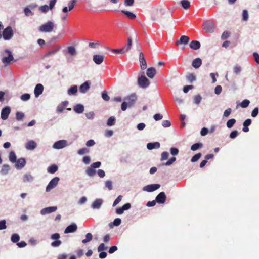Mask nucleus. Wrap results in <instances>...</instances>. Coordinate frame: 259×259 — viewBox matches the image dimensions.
Listing matches in <instances>:
<instances>
[{
	"label": "nucleus",
	"mask_w": 259,
	"mask_h": 259,
	"mask_svg": "<svg viewBox=\"0 0 259 259\" xmlns=\"http://www.w3.org/2000/svg\"><path fill=\"white\" fill-rule=\"evenodd\" d=\"M137 100V97L135 94H132L125 98L124 101L121 104V110L125 111L127 108H130L133 106Z\"/></svg>",
	"instance_id": "nucleus-1"
},
{
	"label": "nucleus",
	"mask_w": 259,
	"mask_h": 259,
	"mask_svg": "<svg viewBox=\"0 0 259 259\" xmlns=\"http://www.w3.org/2000/svg\"><path fill=\"white\" fill-rule=\"evenodd\" d=\"M137 83L141 88L146 89L149 86L150 82L144 75V72H141L138 75Z\"/></svg>",
	"instance_id": "nucleus-2"
},
{
	"label": "nucleus",
	"mask_w": 259,
	"mask_h": 259,
	"mask_svg": "<svg viewBox=\"0 0 259 259\" xmlns=\"http://www.w3.org/2000/svg\"><path fill=\"white\" fill-rule=\"evenodd\" d=\"M64 54L66 56L68 62L70 61L71 57H75L77 55V51L74 46H68L66 49L63 51Z\"/></svg>",
	"instance_id": "nucleus-3"
},
{
	"label": "nucleus",
	"mask_w": 259,
	"mask_h": 259,
	"mask_svg": "<svg viewBox=\"0 0 259 259\" xmlns=\"http://www.w3.org/2000/svg\"><path fill=\"white\" fill-rule=\"evenodd\" d=\"M55 27L54 23L52 21H48L39 27V31L42 32H51Z\"/></svg>",
	"instance_id": "nucleus-4"
},
{
	"label": "nucleus",
	"mask_w": 259,
	"mask_h": 259,
	"mask_svg": "<svg viewBox=\"0 0 259 259\" xmlns=\"http://www.w3.org/2000/svg\"><path fill=\"white\" fill-rule=\"evenodd\" d=\"M203 27L205 32L209 33H213L215 29L214 23L210 21H205Z\"/></svg>",
	"instance_id": "nucleus-5"
},
{
	"label": "nucleus",
	"mask_w": 259,
	"mask_h": 259,
	"mask_svg": "<svg viewBox=\"0 0 259 259\" xmlns=\"http://www.w3.org/2000/svg\"><path fill=\"white\" fill-rule=\"evenodd\" d=\"M5 53L7 54V56L3 57L2 58V62L5 65L9 64L14 59L12 53L8 49L5 50Z\"/></svg>",
	"instance_id": "nucleus-6"
},
{
	"label": "nucleus",
	"mask_w": 259,
	"mask_h": 259,
	"mask_svg": "<svg viewBox=\"0 0 259 259\" xmlns=\"http://www.w3.org/2000/svg\"><path fill=\"white\" fill-rule=\"evenodd\" d=\"M68 145V142L66 140H59L54 143L52 147L55 149H62Z\"/></svg>",
	"instance_id": "nucleus-7"
},
{
	"label": "nucleus",
	"mask_w": 259,
	"mask_h": 259,
	"mask_svg": "<svg viewBox=\"0 0 259 259\" xmlns=\"http://www.w3.org/2000/svg\"><path fill=\"white\" fill-rule=\"evenodd\" d=\"M60 235L58 233H55L51 235V238L55 241L51 243V246L53 247H59L62 243L61 241L59 240L60 238Z\"/></svg>",
	"instance_id": "nucleus-8"
},
{
	"label": "nucleus",
	"mask_w": 259,
	"mask_h": 259,
	"mask_svg": "<svg viewBox=\"0 0 259 259\" xmlns=\"http://www.w3.org/2000/svg\"><path fill=\"white\" fill-rule=\"evenodd\" d=\"M59 180V178L57 177L52 179L47 185L46 191L49 192L54 188L57 185Z\"/></svg>",
	"instance_id": "nucleus-9"
},
{
	"label": "nucleus",
	"mask_w": 259,
	"mask_h": 259,
	"mask_svg": "<svg viewBox=\"0 0 259 259\" xmlns=\"http://www.w3.org/2000/svg\"><path fill=\"white\" fill-rule=\"evenodd\" d=\"M13 35V30L12 28L10 26L5 28L3 33V38L5 40L10 39Z\"/></svg>",
	"instance_id": "nucleus-10"
},
{
	"label": "nucleus",
	"mask_w": 259,
	"mask_h": 259,
	"mask_svg": "<svg viewBox=\"0 0 259 259\" xmlns=\"http://www.w3.org/2000/svg\"><path fill=\"white\" fill-rule=\"evenodd\" d=\"M11 112V108L9 106H6L2 110L1 113V117L3 120H6L8 119L9 115Z\"/></svg>",
	"instance_id": "nucleus-11"
},
{
	"label": "nucleus",
	"mask_w": 259,
	"mask_h": 259,
	"mask_svg": "<svg viewBox=\"0 0 259 259\" xmlns=\"http://www.w3.org/2000/svg\"><path fill=\"white\" fill-rule=\"evenodd\" d=\"M160 185L159 184H150L145 186L143 187V190L146 192H153L158 188H159Z\"/></svg>",
	"instance_id": "nucleus-12"
},
{
	"label": "nucleus",
	"mask_w": 259,
	"mask_h": 259,
	"mask_svg": "<svg viewBox=\"0 0 259 259\" xmlns=\"http://www.w3.org/2000/svg\"><path fill=\"white\" fill-rule=\"evenodd\" d=\"M57 206H51V207H46L41 210L40 214L42 215H44L47 214H49L52 212H55L57 210Z\"/></svg>",
	"instance_id": "nucleus-13"
},
{
	"label": "nucleus",
	"mask_w": 259,
	"mask_h": 259,
	"mask_svg": "<svg viewBox=\"0 0 259 259\" xmlns=\"http://www.w3.org/2000/svg\"><path fill=\"white\" fill-rule=\"evenodd\" d=\"M91 85L90 81H86L83 84H82L79 87V92L81 93L84 94L87 92L89 90Z\"/></svg>",
	"instance_id": "nucleus-14"
},
{
	"label": "nucleus",
	"mask_w": 259,
	"mask_h": 259,
	"mask_svg": "<svg viewBox=\"0 0 259 259\" xmlns=\"http://www.w3.org/2000/svg\"><path fill=\"white\" fill-rule=\"evenodd\" d=\"M43 91L44 86L40 83L37 84L35 86L34 90L35 97L36 98L38 97L42 93Z\"/></svg>",
	"instance_id": "nucleus-15"
},
{
	"label": "nucleus",
	"mask_w": 259,
	"mask_h": 259,
	"mask_svg": "<svg viewBox=\"0 0 259 259\" xmlns=\"http://www.w3.org/2000/svg\"><path fill=\"white\" fill-rule=\"evenodd\" d=\"M166 195L164 192H160L156 197V201L159 204H163L166 200Z\"/></svg>",
	"instance_id": "nucleus-16"
},
{
	"label": "nucleus",
	"mask_w": 259,
	"mask_h": 259,
	"mask_svg": "<svg viewBox=\"0 0 259 259\" xmlns=\"http://www.w3.org/2000/svg\"><path fill=\"white\" fill-rule=\"evenodd\" d=\"M104 56L102 55L96 54L93 56V60L97 65H100L104 61Z\"/></svg>",
	"instance_id": "nucleus-17"
},
{
	"label": "nucleus",
	"mask_w": 259,
	"mask_h": 259,
	"mask_svg": "<svg viewBox=\"0 0 259 259\" xmlns=\"http://www.w3.org/2000/svg\"><path fill=\"white\" fill-rule=\"evenodd\" d=\"M15 163V167L17 169H20L23 168L26 164V160L23 158H21L16 160Z\"/></svg>",
	"instance_id": "nucleus-18"
},
{
	"label": "nucleus",
	"mask_w": 259,
	"mask_h": 259,
	"mask_svg": "<svg viewBox=\"0 0 259 259\" xmlns=\"http://www.w3.org/2000/svg\"><path fill=\"white\" fill-rule=\"evenodd\" d=\"M189 37L187 36H181L180 39L176 42V45L179 46L180 45H187L189 41Z\"/></svg>",
	"instance_id": "nucleus-19"
},
{
	"label": "nucleus",
	"mask_w": 259,
	"mask_h": 259,
	"mask_svg": "<svg viewBox=\"0 0 259 259\" xmlns=\"http://www.w3.org/2000/svg\"><path fill=\"white\" fill-rule=\"evenodd\" d=\"M37 146V144L33 140H30L25 144V148L28 150H33Z\"/></svg>",
	"instance_id": "nucleus-20"
},
{
	"label": "nucleus",
	"mask_w": 259,
	"mask_h": 259,
	"mask_svg": "<svg viewBox=\"0 0 259 259\" xmlns=\"http://www.w3.org/2000/svg\"><path fill=\"white\" fill-rule=\"evenodd\" d=\"M103 201L101 199H96L92 203L91 207L93 209H99L102 205Z\"/></svg>",
	"instance_id": "nucleus-21"
},
{
	"label": "nucleus",
	"mask_w": 259,
	"mask_h": 259,
	"mask_svg": "<svg viewBox=\"0 0 259 259\" xmlns=\"http://www.w3.org/2000/svg\"><path fill=\"white\" fill-rule=\"evenodd\" d=\"M77 225L73 223L71 225L68 226L65 230L64 233H73L76 231L77 230Z\"/></svg>",
	"instance_id": "nucleus-22"
},
{
	"label": "nucleus",
	"mask_w": 259,
	"mask_h": 259,
	"mask_svg": "<svg viewBox=\"0 0 259 259\" xmlns=\"http://www.w3.org/2000/svg\"><path fill=\"white\" fill-rule=\"evenodd\" d=\"M67 101H64L59 104L57 107V112L58 113H61L65 109L66 107L68 104Z\"/></svg>",
	"instance_id": "nucleus-23"
},
{
	"label": "nucleus",
	"mask_w": 259,
	"mask_h": 259,
	"mask_svg": "<svg viewBox=\"0 0 259 259\" xmlns=\"http://www.w3.org/2000/svg\"><path fill=\"white\" fill-rule=\"evenodd\" d=\"M156 73V69L154 67L148 68L147 70L146 74L150 78H153Z\"/></svg>",
	"instance_id": "nucleus-24"
},
{
	"label": "nucleus",
	"mask_w": 259,
	"mask_h": 259,
	"mask_svg": "<svg viewBox=\"0 0 259 259\" xmlns=\"http://www.w3.org/2000/svg\"><path fill=\"white\" fill-rule=\"evenodd\" d=\"M160 146V143L155 142L153 143H148L147 144V148L149 150H152L153 149H158Z\"/></svg>",
	"instance_id": "nucleus-25"
},
{
	"label": "nucleus",
	"mask_w": 259,
	"mask_h": 259,
	"mask_svg": "<svg viewBox=\"0 0 259 259\" xmlns=\"http://www.w3.org/2000/svg\"><path fill=\"white\" fill-rule=\"evenodd\" d=\"M201 64L202 60L200 58H197L194 59L192 63V66L196 69L199 68Z\"/></svg>",
	"instance_id": "nucleus-26"
},
{
	"label": "nucleus",
	"mask_w": 259,
	"mask_h": 259,
	"mask_svg": "<svg viewBox=\"0 0 259 259\" xmlns=\"http://www.w3.org/2000/svg\"><path fill=\"white\" fill-rule=\"evenodd\" d=\"M190 47L193 50H198L200 48V43L197 40H193L189 44Z\"/></svg>",
	"instance_id": "nucleus-27"
},
{
	"label": "nucleus",
	"mask_w": 259,
	"mask_h": 259,
	"mask_svg": "<svg viewBox=\"0 0 259 259\" xmlns=\"http://www.w3.org/2000/svg\"><path fill=\"white\" fill-rule=\"evenodd\" d=\"M10 170V166L8 164H4L3 165L0 172L3 175H6L8 174Z\"/></svg>",
	"instance_id": "nucleus-28"
},
{
	"label": "nucleus",
	"mask_w": 259,
	"mask_h": 259,
	"mask_svg": "<svg viewBox=\"0 0 259 259\" xmlns=\"http://www.w3.org/2000/svg\"><path fill=\"white\" fill-rule=\"evenodd\" d=\"M73 109L77 113H82L84 111V106L82 104H77L74 107Z\"/></svg>",
	"instance_id": "nucleus-29"
},
{
	"label": "nucleus",
	"mask_w": 259,
	"mask_h": 259,
	"mask_svg": "<svg viewBox=\"0 0 259 259\" xmlns=\"http://www.w3.org/2000/svg\"><path fill=\"white\" fill-rule=\"evenodd\" d=\"M121 12L125 14L130 19H134L136 18V15L131 12L121 10Z\"/></svg>",
	"instance_id": "nucleus-30"
},
{
	"label": "nucleus",
	"mask_w": 259,
	"mask_h": 259,
	"mask_svg": "<svg viewBox=\"0 0 259 259\" xmlns=\"http://www.w3.org/2000/svg\"><path fill=\"white\" fill-rule=\"evenodd\" d=\"M77 92V87L75 85L71 86L67 91L69 95H74Z\"/></svg>",
	"instance_id": "nucleus-31"
},
{
	"label": "nucleus",
	"mask_w": 259,
	"mask_h": 259,
	"mask_svg": "<svg viewBox=\"0 0 259 259\" xmlns=\"http://www.w3.org/2000/svg\"><path fill=\"white\" fill-rule=\"evenodd\" d=\"M33 180V177L30 174H26L23 177V182L25 183L31 182Z\"/></svg>",
	"instance_id": "nucleus-32"
},
{
	"label": "nucleus",
	"mask_w": 259,
	"mask_h": 259,
	"mask_svg": "<svg viewBox=\"0 0 259 259\" xmlns=\"http://www.w3.org/2000/svg\"><path fill=\"white\" fill-rule=\"evenodd\" d=\"M9 159L12 163H14L16 162L17 157L15 153L12 151L10 152L9 155Z\"/></svg>",
	"instance_id": "nucleus-33"
},
{
	"label": "nucleus",
	"mask_w": 259,
	"mask_h": 259,
	"mask_svg": "<svg viewBox=\"0 0 259 259\" xmlns=\"http://www.w3.org/2000/svg\"><path fill=\"white\" fill-rule=\"evenodd\" d=\"M85 173L88 176L92 177L95 175L96 170L94 168L91 166L85 170Z\"/></svg>",
	"instance_id": "nucleus-34"
},
{
	"label": "nucleus",
	"mask_w": 259,
	"mask_h": 259,
	"mask_svg": "<svg viewBox=\"0 0 259 259\" xmlns=\"http://www.w3.org/2000/svg\"><path fill=\"white\" fill-rule=\"evenodd\" d=\"M132 45V40L131 37H128L127 39V43L126 46L123 47L124 52H127L131 49Z\"/></svg>",
	"instance_id": "nucleus-35"
},
{
	"label": "nucleus",
	"mask_w": 259,
	"mask_h": 259,
	"mask_svg": "<svg viewBox=\"0 0 259 259\" xmlns=\"http://www.w3.org/2000/svg\"><path fill=\"white\" fill-rule=\"evenodd\" d=\"M57 170H58V166L55 164H53V165H52L51 166H49L47 170L49 173L54 174L55 172H56L57 171Z\"/></svg>",
	"instance_id": "nucleus-36"
},
{
	"label": "nucleus",
	"mask_w": 259,
	"mask_h": 259,
	"mask_svg": "<svg viewBox=\"0 0 259 259\" xmlns=\"http://www.w3.org/2000/svg\"><path fill=\"white\" fill-rule=\"evenodd\" d=\"M93 239V235L91 233H88L85 235V239L82 240V242L83 244H86L87 243L91 241Z\"/></svg>",
	"instance_id": "nucleus-37"
},
{
	"label": "nucleus",
	"mask_w": 259,
	"mask_h": 259,
	"mask_svg": "<svg viewBox=\"0 0 259 259\" xmlns=\"http://www.w3.org/2000/svg\"><path fill=\"white\" fill-rule=\"evenodd\" d=\"M60 47H58L57 48L52 50L50 51H49L46 55V57H49L51 55H53L57 53L60 49Z\"/></svg>",
	"instance_id": "nucleus-38"
},
{
	"label": "nucleus",
	"mask_w": 259,
	"mask_h": 259,
	"mask_svg": "<svg viewBox=\"0 0 259 259\" xmlns=\"http://www.w3.org/2000/svg\"><path fill=\"white\" fill-rule=\"evenodd\" d=\"M25 116L24 113L22 112H17L16 113V119L18 121L23 120Z\"/></svg>",
	"instance_id": "nucleus-39"
},
{
	"label": "nucleus",
	"mask_w": 259,
	"mask_h": 259,
	"mask_svg": "<svg viewBox=\"0 0 259 259\" xmlns=\"http://www.w3.org/2000/svg\"><path fill=\"white\" fill-rule=\"evenodd\" d=\"M77 3L76 0H71L69 1L68 3V9L69 11H70L73 9L74 8L76 4Z\"/></svg>",
	"instance_id": "nucleus-40"
},
{
	"label": "nucleus",
	"mask_w": 259,
	"mask_h": 259,
	"mask_svg": "<svg viewBox=\"0 0 259 259\" xmlns=\"http://www.w3.org/2000/svg\"><path fill=\"white\" fill-rule=\"evenodd\" d=\"M203 144L201 143H197L192 145L191 147V150L192 151H196V150L202 148Z\"/></svg>",
	"instance_id": "nucleus-41"
},
{
	"label": "nucleus",
	"mask_w": 259,
	"mask_h": 259,
	"mask_svg": "<svg viewBox=\"0 0 259 259\" xmlns=\"http://www.w3.org/2000/svg\"><path fill=\"white\" fill-rule=\"evenodd\" d=\"M181 4L183 8L185 9H188L190 6V3L188 0H182L181 1Z\"/></svg>",
	"instance_id": "nucleus-42"
},
{
	"label": "nucleus",
	"mask_w": 259,
	"mask_h": 259,
	"mask_svg": "<svg viewBox=\"0 0 259 259\" xmlns=\"http://www.w3.org/2000/svg\"><path fill=\"white\" fill-rule=\"evenodd\" d=\"M176 160V158L175 157H172L170 158L166 163H162L161 165L163 166H170Z\"/></svg>",
	"instance_id": "nucleus-43"
},
{
	"label": "nucleus",
	"mask_w": 259,
	"mask_h": 259,
	"mask_svg": "<svg viewBox=\"0 0 259 259\" xmlns=\"http://www.w3.org/2000/svg\"><path fill=\"white\" fill-rule=\"evenodd\" d=\"M20 239V237L18 234H13L11 238V241L13 243H17L19 241Z\"/></svg>",
	"instance_id": "nucleus-44"
},
{
	"label": "nucleus",
	"mask_w": 259,
	"mask_h": 259,
	"mask_svg": "<svg viewBox=\"0 0 259 259\" xmlns=\"http://www.w3.org/2000/svg\"><path fill=\"white\" fill-rule=\"evenodd\" d=\"M236 123V120L235 119H229L226 123V125L227 127L230 128L233 127L234 124Z\"/></svg>",
	"instance_id": "nucleus-45"
},
{
	"label": "nucleus",
	"mask_w": 259,
	"mask_h": 259,
	"mask_svg": "<svg viewBox=\"0 0 259 259\" xmlns=\"http://www.w3.org/2000/svg\"><path fill=\"white\" fill-rule=\"evenodd\" d=\"M115 123V118L114 116H111L108 119L107 124L108 126L114 125Z\"/></svg>",
	"instance_id": "nucleus-46"
},
{
	"label": "nucleus",
	"mask_w": 259,
	"mask_h": 259,
	"mask_svg": "<svg viewBox=\"0 0 259 259\" xmlns=\"http://www.w3.org/2000/svg\"><path fill=\"white\" fill-rule=\"evenodd\" d=\"M121 223V220L120 218L115 219L113 223H110L109 226L111 227L112 225L115 226H119Z\"/></svg>",
	"instance_id": "nucleus-47"
},
{
	"label": "nucleus",
	"mask_w": 259,
	"mask_h": 259,
	"mask_svg": "<svg viewBox=\"0 0 259 259\" xmlns=\"http://www.w3.org/2000/svg\"><path fill=\"white\" fill-rule=\"evenodd\" d=\"M201 156H202V154L200 153L195 154L194 156H193L192 157V158L191 159V162H196L200 159V158L201 157Z\"/></svg>",
	"instance_id": "nucleus-48"
},
{
	"label": "nucleus",
	"mask_w": 259,
	"mask_h": 259,
	"mask_svg": "<svg viewBox=\"0 0 259 259\" xmlns=\"http://www.w3.org/2000/svg\"><path fill=\"white\" fill-rule=\"evenodd\" d=\"M249 104H250L249 100H248L247 99H245V100H243L242 101V102L240 103V106L243 108H246L247 107H248L249 106Z\"/></svg>",
	"instance_id": "nucleus-49"
},
{
	"label": "nucleus",
	"mask_w": 259,
	"mask_h": 259,
	"mask_svg": "<svg viewBox=\"0 0 259 259\" xmlns=\"http://www.w3.org/2000/svg\"><path fill=\"white\" fill-rule=\"evenodd\" d=\"M106 187L108 188L109 190H111L113 189L112 182L110 180H107L105 182Z\"/></svg>",
	"instance_id": "nucleus-50"
},
{
	"label": "nucleus",
	"mask_w": 259,
	"mask_h": 259,
	"mask_svg": "<svg viewBox=\"0 0 259 259\" xmlns=\"http://www.w3.org/2000/svg\"><path fill=\"white\" fill-rule=\"evenodd\" d=\"M169 156V153L167 152H163L161 153V161L167 160Z\"/></svg>",
	"instance_id": "nucleus-51"
},
{
	"label": "nucleus",
	"mask_w": 259,
	"mask_h": 259,
	"mask_svg": "<svg viewBox=\"0 0 259 259\" xmlns=\"http://www.w3.org/2000/svg\"><path fill=\"white\" fill-rule=\"evenodd\" d=\"M30 98V95L29 94H24L21 96L20 99L24 101H28Z\"/></svg>",
	"instance_id": "nucleus-52"
},
{
	"label": "nucleus",
	"mask_w": 259,
	"mask_h": 259,
	"mask_svg": "<svg viewBox=\"0 0 259 259\" xmlns=\"http://www.w3.org/2000/svg\"><path fill=\"white\" fill-rule=\"evenodd\" d=\"M141 69L144 70L147 67V63L145 59L139 60Z\"/></svg>",
	"instance_id": "nucleus-53"
},
{
	"label": "nucleus",
	"mask_w": 259,
	"mask_h": 259,
	"mask_svg": "<svg viewBox=\"0 0 259 259\" xmlns=\"http://www.w3.org/2000/svg\"><path fill=\"white\" fill-rule=\"evenodd\" d=\"M170 152L173 156L177 155L179 153V150L177 148L172 147L170 149Z\"/></svg>",
	"instance_id": "nucleus-54"
},
{
	"label": "nucleus",
	"mask_w": 259,
	"mask_h": 259,
	"mask_svg": "<svg viewBox=\"0 0 259 259\" xmlns=\"http://www.w3.org/2000/svg\"><path fill=\"white\" fill-rule=\"evenodd\" d=\"M88 152H89V150L86 148H81V149L78 150L77 151V153L80 155H83Z\"/></svg>",
	"instance_id": "nucleus-55"
},
{
	"label": "nucleus",
	"mask_w": 259,
	"mask_h": 259,
	"mask_svg": "<svg viewBox=\"0 0 259 259\" xmlns=\"http://www.w3.org/2000/svg\"><path fill=\"white\" fill-rule=\"evenodd\" d=\"M50 9L49 6L47 5H45L44 6H41L40 8H39V10L42 12H44V13H46Z\"/></svg>",
	"instance_id": "nucleus-56"
},
{
	"label": "nucleus",
	"mask_w": 259,
	"mask_h": 259,
	"mask_svg": "<svg viewBox=\"0 0 259 259\" xmlns=\"http://www.w3.org/2000/svg\"><path fill=\"white\" fill-rule=\"evenodd\" d=\"M202 100V97L200 95H198L195 96L194 101V103L196 104H199Z\"/></svg>",
	"instance_id": "nucleus-57"
},
{
	"label": "nucleus",
	"mask_w": 259,
	"mask_h": 259,
	"mask_svg": "<svg viewBox=\"0 0 259 259\" xmlns=\"http://www.w3.org/2000/svg\"><path fill=\"white\" fill-rule=\"evenodd\" d=\"M230 32L228 31H224L221 36V38L223 40L227 39L230 36Z\"/></svg>",
	"instance_id": "nucleus-58"
},
{
	"label": "nucleus",
	"mask_w": 259,
	"mask_h": 259,
	"mask_svg": "<svg viewBox=\"0 0 259 259\" xmlns=\"http://www.w3.org/2000/svg\"><path fill=\"white\" fill-rule=\"evenodd\" d=\"M187 79L190 81L191 82L196 80V76L193 74H189L187 76Z\"/></svg>",
	"instance_id": "nucleus-59"
},
{
	"label": "nucleus",
	"mask_w": 259,
	"mask_h": 259,
	"mask_svg": "<svg viewBox=\"0 0 259 259\" xmlns=\"http://www.w3.org/2000/svg\"><path fill=\"white\" fill-rule=\"evenodd\" d=\"M122 196L121 195H119L117 197V198L113 202V206L114 207L116 205H117L122 200Z\"/></svg>",
	"instance_id": "nucleus-60"
},
{
	"label": "nucleus",
	"mask_w": 259,
	"mask_h": 259,
	"mask_svg": "<svg viewBox=\"0 0 259 259\" xmlns=\"http://www.w3.org/2000/svg\"><path fill=\"white\" fill-rule=\"evenodd\" d=\"M232 112V109L230 108L227 109L224 112L223 116L225 117H228Z\"/></svg>",
	"instance_id": "nucleus-61"
},
{
	"label": "nucleus",
	"mask_w": 259,
	"mask_h": 259,
	"mask_svg": "<svg viewBox=\"0 0 259 259\" xmlns=\"http://www.w3.org/2000/svg\"><path fill=\"white\" fill-rule=\"evenodd\" d=\"M162 125L164 127H170L171 125L170 122L169 120H163L162 123Z\"/></svg>",
	"instance_id": "nucleus-62"
},
{
	"label": "nucleus",
	"mask_w": 259,
	"mask_h": 259,
	"mask_svg": "<svg viewBox=\"0 0 259 259\" xmlns=\"http://www.w3.org/2000/svg\"><path fill=\"white\" fill-rule=\"evenodd\" d=\"M241 69L240 66L236 65L234 67V72L235 74H238L241 72Z\"/></svg>",
	"instance_id": "nucleus-63"
},
{
	"label": "nucleus",
	"mask_w": 259,
	"mask_h": 259,
	"mask_svg": "<svg viewBox=\"0 0 259 259\" xmlns=\"http://www.w3.org/2000/svg\"><path fill=\"white\" fill-rule=\"evenodd\" d=\"M162 118H163L162 115H161V114H159V113L155 114L153 116V118L156 121L160 120L162 119Z\"/></svg>",
	"instance_id": "nucleus-64"
}]
</instances>
